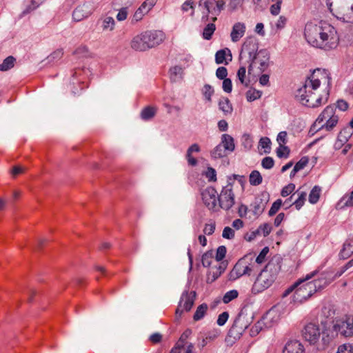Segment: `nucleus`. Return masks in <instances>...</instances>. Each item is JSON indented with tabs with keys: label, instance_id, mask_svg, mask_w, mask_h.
Segmentation results:
<instances>
[{
	"label": "nucleus",
	"instance_id": "nucleus-1",
	"mask_svg": "<svg viewBox=\"0 0 353 353\" xmlns=\"http://www.w3.org/2000/svg\"><path fill=\"white\" fill-rule=\"evenodd\" d=\"M304 36L310 45L324 50H330L336 48L339 41L335 28L323 21L318 23H307L305 26Z\"/></svg>",
	"mask_w": 353,
	"mask_h": 353
},
{
	"label": "nucleus",
	"instance_id": "nucleus-2",
	"mask_svg": "<svg viewBox=\"0 0 353 353\" xmlns=\"http://www.w3.org/2000/svg\"><path fill=\"white\" fill-rule=\"evenodd\" d=\"M325 75L326 74L320 69L314 70L307 78L303 85L296 90V97L303 105L310 108H316L321 105L323 97L317 96L315 91L319 88L321 80L325 78Z\"/></svg>",
	"mask_w": 353,
	"mask_h": 353
},
{
	"label": "nucleus",
	"instance_id": "nucleus-3",
	"mask_svg": "<svg viewBox=\"0 0 353 353\" xmlns=\"http://www.w3.org/2000/svg\"><path fill=\"white\" fill-rule=\"evenodd\" d=\"M281 268L279 258L272 259L257 276L252 288L253 294L263 292L275 281Z\"/></svg>",
	"mask_w": 353,
	"mask_h": 353
},
{
	"label": "nucleus",
	"instance_id": "nucleus-4",
	"mask_svg": "<svg viewBox=\"0 0 353 353\" xmlns=\"http://www.w3.org/2000/svg\"><path fill=\"white\" fill-rule=\"evenodd\" d=\"M164 39L165 35L162 31H145L132 39L131 48L137 51H145L159 45Z\"/></svg>",
	"mask_w": 353,
	"mask_h": 353
},
{
	"label": "nucleus",
	"instance_id": "nucleus-5",
	"mask_svg": "<svg viewBox=\"0 0 353 353\" xmlns=\"http://www.w3.org/2000/svg\"><path fill=\"white\" fill-rule=\"evenodd\" d=\"M258 49L259 43L255 37L247 38L242 46L239 59L240 61L245 59V61L248 63L249 74L254 72V63L258 60Z\"/></svg>",
	"mask_w": 353,
	"mask_h": 353
},
{
	"label": "nucleus",
	"instance_id": "nucleus-6",
	"mask_svg": "<svg viewBox=\"0 0 353 353\" xmlns=\"http://www.w3.org/2000/svg\"><path fill=\"white\" fill-rule=\"evenodd\" d=\"M199 6L205 10L201 17L202 22H207L210 19V14L212 15L211 21L215 22L217 20V16L225 9V0H199Z\"/></svg>",
	"mask_w": 353,
	"mask_h": 353
},
{
	"label": "nucleus",
	"instance_id": "nucleus-7",
	"mask_svg": "<svg viewBox=\"0 0 353 353\" xmlns=\"http://www.w3.org/2000/svg\"><path fill=\"white\" fill-rule=\"evenodd\" d=\"M334 330L345 338H353V316L346 315L333 324Z\"/></svg>",
	"mask_w": 353,
	"mask_h": 353
},
{
	"label": "nucleus",
	"instance_id": "nucleus-8",
	"mask_svg": "<svg viewBox=\"0 0 353 353\" xmlns=\"http://www.w3.org/2000/svg\"><path fill=\"white\" fill-rule=\"evenodd\" d=\"M196 296L195 291H185L182 293L175 312L176 317H181L183 312H189L192 309Z\"/></svg>",
	"mask_w": 353,
	"mask_h": 353
},
{
	"label": "nucleus",
	"instance_id": "nucleus-9",
	"mask_svg": "<svg viewBox=\"0 0 353 353\" xmlns=\"http://www.w3.org/2000/svg\"><path fill=\"white\" fill-rule=\"evenodd\" d=\"M219 206L225 210H230L234 204V194L231 183L223 187L218 196Z\"/></svg>",
	"mask_w": 353,
	"mask_h": 353
},
{
	"label": "nucleus",
	"instance_id": "nucleus-10",
	"mask_svg": "<svg viewBox=\"0 0 353 353\" xmlns=\"http://www.w3.org/2000/svg\"><path fill=\"white\" fill-rule=\"evenodd\" d=\"M314 292L315 285L304 281L296 288L294 294L293 301L294 303H302L309 299Z\"/></svg>",
	"mask_w": 353,
	"mask_h": 353
},
{
	"label": "nucleus",
	"instance_id": "nucleus-11",
	"mask_svg": "<svg viewBox=\"0 0 353 353\" xmlns=\"http://www.w3.org/2000/svg\"><path fill=\"white\" fill-rule=\"evenodd\" d=\"M321 333L319 324L315 323H307L302 331L303 338L311 345H314L319 341Z\"/></svg>",
	"mask_w": 353,
	"mask_h": 353
},
{
	"label": "nucleus",
	"instance_id": "nucleus-12",
	"mask_svg": "<svg viewBox=\"0 0 353 353\" xmlns=\"http://www.w3.org/2000/svg\"><path fill=\"white\" fill-rule=\"evenodd\" d=\"M269 200L270 194L267 192H263L258 194L250 204V210L254 215L257 216L261 215L264 212Z\"/></svg>",
	"mask_w": 353,
	"mask_h": 353
},
{
	"label": "nucleus",
	"instance_id": "nucleus-13",
	"mask_svg": "<svg viewBox=\"0 0 353 353\" xmlns=\"http://www.w3.org/2000/svg\"><path fill=\"white\" fill-rule=\"evenodd\" d=\"M202 199L205 205L212 211H216L218 209L217 200L218 194L215 188L208 187L201 193Z\"/></svg>",
	"mask_w": 353,
	"mask_h": 353
},
{
	"label": "nucleus",
	"instance_id": "nucleus-14",
	"mask_svg": "<svg viewBox=\"0 0 353 353\" xmlns=\"http://www.w3.org/2000/svg\"><path fill=\"white\" fill-rule=\"evenodd\" d=\"M94 6L90 2H85L78 6L73 11L72 17L75 21H81L88 17L93 12Z\"/></svg>",
	"mask_w": 353,
	"mask_h": 353
},
{
	"label": "nucleus",
	"instance_id": "nucleus-15",
	"mask_svg": "<svg viewBox=\"0 0 353 353\" xmlns=\"http://www.w3.org/2000/svg\"><path fill=\"white\" fill-rule=\"evenodd\" d=\"M335 108L334 106L327 105L319 115L314 123L312 125L310 132L315 131L319 126H320L324 123V121H326L329 119V117L333 116Z\"/></svg>",
	"mask_w": 353,
	"mask_h": 353
},
{
	"label": "nucleus",
	"instance_id": "nucleus-16",
	"mask_svg": "<svg viewBox=\"0 0 353 353\" xmlns=\"http://www.w3.org/2000/svg\"><path fill=\"white\" fill-rule=\"evenodd\" d=\"M245 275L251 276L258 272L259 266L254 261V254L249 253L244 256Z\"/></svg>",
	"mask_w": 353,
	"mask_h": 353
},
{
	"label": "nucleus",
	"instance_id": "nucleus-17",
	"mask_svg": "<svg viewBox=\"0 0 353 353\" xmlns=\"http://www.w3.org/2000/svg\"><path fill=\"white\" fill-rule=\"evenodd\" d=\"M330 10L338 19L350 23L353 22V6L350 8H347V10L343 12H341V4L337 7L334 12L331 8H330Z\"/></svg>",
	"mask_w": 353,
	"mask_h": 353
},
{
	"label": "nucleus",
	"instance_id": "nucleus-18",
	"mask_svg": "<svg viewBox=\"0 0 353 353\" xmlns=\"http://www.w3.org/2000/svg\"><path fill=\"white\" fill-rule=\"evenodd\" d=\"M332 281L333 277H332V274L330 272H325L322 273L318 279L310 281V283L315 285L316 292V291L324 288Z\"/></svg>",
	"mask_w": 353,
	"mask_h": 353
},
{
	"label": "nucleus",
	"instance_id": "nucleus-19",
	"mask_svg": "<svg viewBox=\"0 0 353 353\" xmlns=\"http://www.w3.org/2000/svg\"><path fill=\"white\" fill-rule=\"evenodd\" d=\"M246 27L245 23L242 22H236L234 24L230 37L233 42L239 41L245 34Z\"/></svg>",
	"mask_w": 353,
	"mask_h": 353
},
{
	"label": "nucleus",
	"instance_id": "nucleus-20",
	"mask_svg": "<svg viewBox=\"0 0 353 353\" xmlns=\"http://www.w3.org/2000/svg\"><path fill=\"white\" fill-rule=\"evenodd\" d=\"M244 256L239 259L238 262L234 265V268L230 272L229 276L230 280L234 281L239 277L245 275V271L244 270Z\"/></svg>",
	"mask_w": 353,
	"mask_h": 353
},
{
	"label": "nucleus",
	"instance_id": "nucleus-21",
	"mask_svg": "<svg viewBox=\"0 0 353 353\" xmlns=\"http://www.w3.org/2000/svg\"><path fill=\"white\" fill-rule=\"evenodd\" d=\"M258 60L254 63V66L256 65H259L258 69L259 72H264L268 67V62L270 59V57L268 52L266 50H261L258 52L257 55Z\"/></svg>",
	"mask_w": 353,
	"mask_h": 353
},
{
	"label": "nucleus",
	"instance_id": "nucleus-22",
	"mask_svg": "<svg viewBox=\"0 0 353 353\" xmlns=\"http://www.w3.org/2000/svg\"><path fill=\"white\" fill-rule=\"evenodd\" d=\"M303 345L298 341H290L288 342L283 350V353H304Z\"/></svg>",
	"mask_w": 353,
	"mask_h": 353
},
{
	"label": "nucleus",
	"instance_id": "nucleus-23",
	"mask_svg": "<svg viewBox=\"0 0 353 353\" xmlns=\"http://www.w3.org/2000/svg\"><path fill=\"white\" fill-rule=\"evenodd\" d=\"M321 334H322L321 344L323 347L325 348L332 343L339 334L336 333L332 327V330L325 329Z\"/></svg>",
	"mask_w": 353,
	"mask_h": 353
},
{
	"label": "nucleus",
	"instance_id": "nucleus-24",
	"mask_svg": "<svg viewBox=\"0 0 353 353\" xmlns=\"http://www.w3.org/2000/svg\"><path fill=\"white\" fill-rule=\"evenodd\" d=\"M226 152H232L235 149L234 139L228 134H223L221 136V143Z\"/></svg>",
	"mask_w": 353,
	"mask_h": 353
},
{
	"label": "nucleus",
	"instance_id": "nucleus-25",
	"mask_svg": "<svg viewBox=\"0 0 353 353\" xmlns=\"http://www.w3.org/2000/svg\"><path fill=\"white\" fill-rule=\"evenodd\" d=\"M353 253V240H347L343 245L341 250L339 252V257L342 259L349 258Z\"/></svg>",
	"mask_w": 353,
	"mask_h": 353
},
{
	"label": "nucleus",
	"instance_id": "nucleus-26",
	"mask_svg": "<svg viewBox=\"0 0 353 353\" xmlns=\"http://www.w3.org/2000/svg\"><path fill=\"white\" fill-rule=\"evenodd\" d=\"M338 121V116L334 114L333 116L329 117V119L325 122L319 126L315 132H318L323 129H325L327 131H331L336 125Z\"/></svg>",
	"mask_w": 353,
	"mask_h": 353
},
{
	"label": "nucleus",
	"instance_id": "nucleus-27",
	"mask_svg": "<svg viewBox=\"0 0 353 353\" xmlns=\"http://www.w3.org/2000/svg\"><path fill=\"white\" fill-rule=\"evenodd\" d=\"M317 270L313 271L312 272L307 274L305 279L298 280L294 284H293L292 285H291L290 288L285 290L283 296L285 297L288 295H289L291 292H292L294 290L295 291L296 288L299 285H301L304 281H307L309 279L313 278L317 274Z\"/></svg>",
	"mask_w": 353,
	"mask_h": 353
},
{
	"label": "nucleus",
	"instance_id": "nucleus-28",
	"mask_svg": "<svg viewBox=\"0 0 353 353\" xmlns=\"http://www.w3.org/2000/svg\"><path fill=\"white\" fill-rule=\"evenodd\" d=\"M183 68L176 65L170 69V77L172 82H176L182 79Z\"/></svg>",
	"mask_w": 353,
	"mask_h": 353
},
{
	"label": "nucleus",
	"instance_id": "nucleus-29",
	"mask_svg": "<svg viewBox=\"0 0 353 353\" xmlns=\"http://www.w3.org/2000/svg\"><path fill=\"white\" fill-rule=\"evenodd\" d=\"M157 110V109L154 107L148 106L142 110L141 117L144 121H148L155 116Z\"/></svg>",
	"mask_w": 353,
	"mask_h": 353
},
{
	"label": "nucleus",
	"instance_id": "nucleus-30",
	"mask_svg": "<svg viewBox=\"0 0 353 353\" xmlns=\"http://www.w3.org/2000/svg\"><path fill=\"white\" fill-rule=\"evenodd\" d=\"M219 109L223 111L225 114H231L232 112V106L228 98H223L219 102Z\"/></svg>",
	"mask_w": 353,
	"mask_h": 353
},
{
	"label": "nucleus",
	"instance_id": "nucleus-31",
	"mask_svg": "<svg viewBox=\"0 0 353 353\" xmlns=\"http://www.w3.org/2000/svg\"><path fill=\"white\" fill-rule=\"evenodd\" d=\"M241 66L237 72V77L240 82L245 85V86H248V82L245 81L246 77V64L248 63L246 61H240Z\"/></svg>",
	"mask_w": 353,
	"mask_h": 353
},
{
	"label": "nucleus",
	"instance_id": "nucleus-32",
	"mask_svg": "<svg viewBox=\"0 0 353 353\" xmlns=\"http://www.w3.org/2000/svg\"><path fill=\"white\" fill-rule=\"evenodd\" d=\"M226 51L229 52V56L230 57V61L232 60V55L229 49L226 48L225 50H220L217 51L215 54V61L217 64H221L224 62L225 64L228 63V61H226Z\"/></svg>",
	"mask_w": 353,
	"mask_h": 353
},
{
	"label": "nucleus",
	"instance_id": "nucleus-33",
	"mask_svg": "<svg viewBox=\"0 0 353 353\" xmlns=\"http://www.w3.org/2000/svg\"><path fill=\"white\" fill-rule=\"evenodd\" d=\"M268 314L263 316L251 329L252 335L258 334L261 331L264 326L267 327V322Z\"/></svg>",
	"mask_w": 353,
	"mask_h": 353
},
{
	"label": "nucleus",
	"instance_id": "nucleus-34",
	"mask_svg": "<svg viewBox=\"0 0 353 353\" xmlns=\"http://www.w3.org/2000/svg\"><path fill=\"white\" fill-rule=\"evenodd\" d=\"M297 199L293 202V205L295 206L296 210H300L301 207L304 205L305 201L306 200L307 193L303 191L298 190L296 192Z\"/></svg>",
	"mask_w": 353,
	"mask_h": 353
},
{
	"label": "nucleus",
	"instance_id": "nucleus-35",
	"mask_svg": "<svg viewBox=\"0 0 353 353\" xmlns=\"http://www.w3.org/2000/svg\"><path fill=\"white\" fill-rule=\"evenodd\" d=\"M149 11L141 4L140 7L135 11L132 18V23H135L141 21L143 16L147 14Z\"/></svg>",
	"mask_w": 353,
	"mask_h": 353
},
{
	"label": "nucleus",
	"instance_id": "nucleus-36",
	"mask_svg": "<svg viewBox=\"0 0 353 353\" xmlns=\"http://www.w3.org/2000/svg\"><path fill=\"white\" fill-rule=\"evenodd\" d=\"M214 23V22L212 21L211 23H208L204 28L203 32V39L210 40L212 38V36L216 30V26Z\"/></svg>",
	"mask_w": 353,
	"mask_h": 353
},
{
	"label": "nucleus",
	"instance_id": "nucleus-37",
	"mask_svg": "<svg viewBox=\"0 0 353 353\" xmlns=\"http://www.w3.org/2000/svg\"><path fill=\"white\" fill-rule=\"evenodd\" d=\"M321 189L319 186L315 185L309 194V202L312 204L316 203L320 197Z\"/></svg>",
	"mask_w": 353,
	"mask_h": 353
},
{
	"label": "nucleus",
	"instance_id": "nucleus-38",
	"mask_svg": "<svg viewBox=\"0 0 353 353\" xmlns=\"http://www.w3.org/2000/svg\"><path fill=\"white\" fill-rule=\"evenodd\" d=\"M352 130L349 127L344 128L338 134V139L342 143H346L352 135Z\"/></svg>",
	"mask_w": 353,
	"mask_h": 353
},
{
	"label": "nucleus",
	"instance_id": "nucleus-39",
	"mask_svg": "<svg viewBox=\"0 0 353 353\" xmlns=\"http://www.w3.org/2000/svg\"><path fill=\"white\" fill-rule=\"evenodd\" d=\"M208 306L206 303H202L197 308L193 316L194 321H197L203 319L208 310Z\"/></svg>",
	"mask_w": 353,
	"mask_h": 353
},
{
	"label": "nucleus",
	"instance_id": "nucleus-40",
	"mask_svg": "<svg viewBox=\"0 0 353 353\" xmlns=\"http://www.w3.org/2000/svg\"><path fill=\"white\" fill-rule=\"evenodd\" d=\"M272 230V226L269 223H263L261 225L258 229L253 232V236H255L256 234L261 235L262 234L263 236H267Z\"/></svg>",
	"mask_w": 353,
	"mask_h": 353
},
{
	"label": "nucleus",
	"instance_id": "nucleus-41",
	"mask_svg": "<svg viewBox=\"0 0 353 353\" xmlns=\"http://www.w3.org/2000/svg\"><path fill=\"white\" fill-rule=\"evenodd\" d=\"M250 183L252 185H259L262 183V176L257 170H253L250 174Z\"/></svg>",
	"mask_w": 353,
	"mask_h": 353
},
{
	"label": "nucleus",
	"instance_id": "nucleus-42",
	"mask_svg": "<svg viewBox=\"0 0 353 353\" xmlns=\"http://www.w3.org/2000/svg\"><path fill=\"white\" fill-rule=\"evenodd\" d=\"M102 28L103 30L112 31L115 26V21L112 17H105L102 22Z\"/></svg>",
	"mask_w": 353,
	"mask_h": 353
},
{
	"label": "nucleus",
	"instance_id": "nucleus-43",
	"mask_svg": "<svg viewBox=\"0 0 353 353\" xmlns=\"http://www.w3.org/2000/svg\"><path fill=\"white\" fill-rule=\"evenodd\" d=\"M226 150L223 148L221 144L217 145L212 151L211 156L214 159H219L225 156Z\"/></svg>",
	"mask_w": 353,
	"mask_h": 353
},
{
	"label": "nucleus",
	"instance_id": "nucleus-44",
	"mask_svg": "<svg viewBox=\"0 0 353 353\" xmlns=\"http://www.w3.org/2000/svg\"><path fill=\"white\" fill-rule=\"evenodd\" d=\"M15 59L12 56H9L5 59L2 63L0 64L1 71H7L14 66Z\"/></svg>",
	"mask_w": 353,
	"mask_h": 353
},
{
	"label": "nucleus",
	"instance_id": "nucleus-45",
	"mask_svg": "<svg viewBox=\"0 0 353 353\" xmlns=\"http://www.w3.org/2000/svg\"><path fill=\"white\" fill-rule=\"evenodd\" d=\"M259 147L263 149L264 153H270L271 150V141L268 137H262L259 140Z\"/></svg>",
	"mask_w": 353,
	"mask_h": 353
},
{
	"label": "nucleus",
	"instance_id": "nucleus-46",
	"mask_svg": "<svg viewBox=\"0 0 353 353\" xmlns=\"http://www.w3.org/2000/svg\"><path fill=\"white\" fill-rule=\"evenodd\" d=\"M244 3V0H230L228 4V10L230 12H234L241 8Z\"/></svg>",
	"mask_w": 353,
	"mask_h": 353
},
{
	"label": "nucleus",
	"instance_id": "nucleus-47",
	"mask_svg": "<svg viewBox=\"0 0 353 353\" xmlns=\"http://www.w3.org/2000/svg\"><path fill=\"white\" fill-rule=\"evenodd\" d=\"M245 316L239 314L235 319L232 328L239 327L240 330H245L248 327V325L245 323Z\"/></svg>",
	"mask_w": 353,
	"mask_h": 353
},
{
	"label": "nucleus",
	"instance_id": "nucleus-48",
	"mask_svg": "<svg viewBox=\"0 0 353 353\" xmlns=\"http://www.w3.org/2000/svg\"><path fill=\"white\" fill-rule=\"evenodd\" d=\"M45 0H30V4L26 6V8L23 11V14L30 13L32 10L38 8Z\"/></svg>",
	"mask_w": 353,
	"mask_h": 353
},
{
	"label": "nucleus",
	"instance_id": "nucleus-49",
	"mask_svg": "<svg viewBox=\"0 0 353 353\" xmlns=\"http://www.w3.org/2000/svg\"><path fill=\"white\" fill-rule=\"evenodd\" d=\"M239 292L236 290H232L228 292H227L223 297V302L224 303H228L232 300L236 299L238 297Z\"/></svg>",
	"mask_w": 353,
	"mask_h": 353
},
{
	"label": "nucleus",
	"instance_id": "nucleus-50",
	"mask_svg": "<svg viewBox=\"0 0 353 353\" xmlns=\"http://www.w3.org/2000/svg\"><path fill=\"white\" fill-rule=\"evenodd\" d=\"M262 92L256 90H249L246 92L247 100L250 102L254 101L261 97Z\"/></svg>",
	"mask_w": 353,
	"mask_h": 353
},
{
	"label": "nucleus",
	"instance_id": "nucleus-51",
	"mask_svg": "<svg viewBox=\"0 0 353 353\" xmlns=\"http://www.w3.org/2000/svg\"><path fill=\"white\" fill-rule=\"evenodd\" d=\"M214 92L213 88L209 84H205L202 89V93L205 99L209 102L212 101V96Z\"/></svg>",
	"mask_w": 353,
	"mask_h": 353
},
{
	"label": "nucleus",
	"instance_id": "nucleus-52",
	"mask_svg": "<svg viewBox=\"0 0 353 353\" xmlns=\"http://www.w3.org/2000/svg\"><path fill=\"white\" fill-rule=\"evenodd\" d=\"M183 12H188L191 10L190 16L193 17L194 14V5L193 0H186L181 6Z\"/></svg>",
	"mask_w": 353,
	"mask_h": 353
},
{
	"label": "nucleus",
	"instance_id": "nucleus-53",
	"mask_svg": "<svg viewBox=\"0 0 353 353\" xmlns=\"http://www.w3.org/2000/svg\"><path fill=\"white\" fill-rule=\"evenodd\" d=\"M308 163V158L307 157H302L294 165L293 168L294 174H296L301 170H303Z\"/></svg>",
	"mask_w": 353,
	"mask_h": 353
},
{
	"label": "nucleus",
	"instance_id": "nucleus-54",
	"mask_svg": "<svg viewBox=\"0 0 353 353\" xmlns=\"http://www.w3.org/2000/svg\"><path fill=\"white\" fill-rule=\"evenodd\" d=\"M269 252V248L268 247H265L259 253V254L255 258L254 256V261L256 263V264L259 266L261 263L265 261V256Z\"/></svg>",
	"mask_w": 353,
	"mask_h": 353
},
{
	"label": "nucleus",
	"instance_id": "nucleus-55",
	"mask_svg": "<svg viewBox=\"0 0 353 353\" xmlns=\"http://www.w3.org/2000/svg\"><path fill=\"white\" fill-rule=\"evenodd\" d=\"M212 258V251H208L203 254L201 259L203 265L204 267H209L211 265Z\"/></svg>",
	"mask_w": 353,
	"mask_h": 353
},
{
	"label": "nucleus",
	"instance_id": "nucleus-56",
	"mask_svg": "<svg viewBox=\"0 0 353 353\" xmlns=\"http://www.w3.org/2000/svg\"><path fill=\"white\" fill-rule=\"evenodd\" d=\"M290 154V149L283 145H279L276 149V155L279 158H288Z\"/></svg>",
	"mask_w": 353,
	"mask_h": 353
},
{
	"label": "nucleus",
	"instance_id": "nucleus-57",
	"mask_svg": "<svg viewBox=\"0 0 353 353\" xmlns=\"http://www.w3.org/2000/svg\"><path fill=\"white\" fill-rule=\"evenodd\" d=\"M282 203H283V201L280 199L275 201L272 203V205L269 210V212H268L269 216H272L274 215L279 211L280 208L281 207Z\"/></svg>",
	"mask_w": 353,
	"mask_h": 353
},
{
	"label": "nucleus",
	"instance_id": "nucleus-58",
	"mask_svg": "<svg viewBox=\"0 0 353 353\" xmlns=\"http://www.w3.org/2000/svg\"><path fill=\"white\" fill-rule=\"evenodd\" d=\"M272 2H274L270 7V12L272 14L276 16L279 14L281 10V6L282 3V0H271Z\"/></svg>",
	"mask_w": 353,
	"mask_h": 353
},
{
	"label": "nucleus",
	"instance_id": "nucleus-59",
	"mask_svg": "<svg viewBox=\"0 0 353 353\" xmlns=\"http://www.w3.org/2000/svg\"><path fill=\"white\" fill-rule=\"evenodd\" d=\"M274 165V159L270 157H266L263 159L261 165L265 169H271Z\"/></svg>",
	"mask_w": 353,
	"mask_h": 353
},
{
	"label": "nucleus",
	"instance_id": "nucleus-60",
	"mask_svg": "<svg viewBox=\"0 0 353 353\" xmlns=\"http://www.w3.org/2000/svg\"><path fill=\"white\" fill-rule=\"evenodd\" d=\"M83 73H85V70L83 69L77 68L74 70V73L72 74V83L75 84L76 83H81L83 78H80L79 79H77L79 77H81Z\"/></svg>",
	"mask_w": 353,
	"mask_h": 353
},
{
	"label": "nucleus",
	"instance_id": "nucleus-61",
	"mask_svg": "<svg viewBox=\"0 0 353 353\" xmlns=\"http://www.w3.org/2000/svg\"><path fill=\"white\" fill-rule=\"evenodd\" d=\"M295 189V185L290 183L283 188L281 194L282 196L285 197L290 195Z\"/></svg>",
	"mask_w": 353,
	"mask_h": 353
},
{
	"label": "nucleus",
	"instance_id": "nucleus-62",
	"mask_svg": "<svg viewBox=\"0 0 353 353\" xmlns=\"http://www.w3.org/2000/svg\"><path fill=\"white\" fill-rule=\"evenodd\" d=\"M226 248L223 245L219 246L216 250V260L220 261L223 259L226 254Z\"/></svg>",
	"mask_w": 353,
	"mask_h": 353
},
{
	"label": "nucleus",
	"instance_id": "nucleus-63",
	"mask_svg": "<svg viewBox=\"0 0 353 353\" xmlns=\"http://www.w3.org/2000/svg\"><path fill=\"white\" fill-rule=\"evenodd\" d=\"M220 334V331L217 329L212 330L205 334V338L209 341L215 340Z\"/></svg>",
	"mask_w": 353,
	"mask_h": 353
},
{
	"label": "nucleus",
	"instance_id": "nucleus-64",
	"mask_svg": "<svg viewBox=\"0 0 353 353\" xmlns=\"http://www.w3.org/2000/svg\"><path fill=\"white\" fill-rule=\"evenodd\" d=\"M336 353H352V347L350 344H343L338 347Z\"/></svg>",
	"mask_w": 353,
	"mask_h": 353
}]
</instances>
